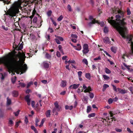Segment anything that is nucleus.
<instances>
[{
	"mask_svg": "<svg viewBox=\"0 0 133 133\" xmlns=\"http://www.w3.org/2000/svg\"><path fill=\"white\" fill-rule=\"evenodd\" d=\"M112 13H118V14L116 16V20H113L114 17L113 16L110 18L109 17L108 19V23L116 29L123 38L124 39L126 38L130 35H126L127 30V28L125 26L126 24L124 22L125 19L123 18L122 20H121L124 17L123 11L116 9L113 10Z\"/></svg>",
	"mask_w": 133,
	"mask_h": 133,
	"instance_id": "1",
	"label": "nucleus"
},
{
	"mask_svg": "<svg viewBox=\"0 0 133 133\" xmlns=\"http://www.w3.org/2000/svg\"><path fill=\"white\" fill-rule=\"evenodd\" d=\"M17 56L20 58V60L18 61L17 58H13L11 61L12 64L16 70L20 71L21 73L23 74L26 72L28 68L26 64H24L23 66H21L20 65L21 61L23 63H24L26 58L25 54H23L22 55H17Z\"/></svg>",
	"mask_w": 133,
	"mask_h": 133,
	"instance_id": "2",
	"label": "nucleus"
},
{
	"mask_svg": "<svg viewBox=\"0 0 133 133\" xmlns=\"http://www.w3.org/2000/svg\"><path fill=\"white\" fill-rule=\"evenodd\" d=\"M9 56L8 55L6 56L0 58V64H4L9 72H12V75L15 74V72L12 71L13 68L14 69L16 72L18 71L21 72L19 70H17L15 69L12 65V62H10L9 58Z\"/></svg>",
	"mask_w": 133,
	"mask_h": 133,
	"instance_id": "3",
	"label": "nucleus"
},
{
	"mask_svg": "<svg viewBox=\"0 0 133 133\" xmlns=\"http://www.w3.org/2000/svg\"><path fill=\"white\" fill-rule=\"evenodd\" d=\"M20 6V4L18 2L15 3L12 5L11 9L8 10L6 13V15L11 17L15 16L16 14L19 11V8Z\"/></svg>",
	"mask_w": 133,
	"mask_h": 133,
	"instance_id": "4",
	"label": "nucleus"
},
{
	"mask_svg": "<svg viewBox=\"0 0 133 133\" xmlns=\"http://www.w3.org/2000/svg\"><path fill=\"white\" fill-rule=\"evenodd\" d=\"M133 37L131 35L128 36L126 38V41L127 42L128 44H130L131 47V50L129 53V55H133V42L132 41V39Z\"/></svg>",
	"mask_w": 133,
	"mask_h": 133,
	"instance_id": "5",
	"label": "nucleus"
},
{
	"mask_svg": "<svg viewBox=\"0 0 133 133\" xmlns=\"http://www.w3.org/2000/svg\"><path fill=\"white\" fill-rule=\"evenodd\" d=\"M89 19L90 20H92L88 24V25L90 26H91L92 24H95L96 23L99 24L100 25L101 23L102 24V25H103L104 23L103 22H101V23H99L97 20H96L95 19H94L93 16H90L89 17Z\"/></svg>",
	"mask_w": 133,
	"mask_h": 133,
	"instance_id": "6",
	"label": "nucleus"
},
{
	"mask_svg": "<svg viewBox=\"0 0 133 133\" xmlns=\"http://www.w3.org/2000/svg\"><path fill=\"white\" fill-rule=\"evenodd\" d=\"M30 97V95H26L25 97V101L27 102V104L28 105H30V99L29 98Z\"/></svg>",
	"mask_w": 133,
	"mask_h": 133,
	"instance_id": "7",
	"label": "nucleus"
},
{
	"mask_svg": "<svg viewBox=\"0 0 133 133\" xmlns=\"http://www.w3.org/2000/svg\"><path fill=\"white\" fill-rule=\"evenodd\" d=\"M61 108H56V107H54L52 110V112L53 113H56V115H58V112L60 111Z\"/></svg>",
	"mask_w": 133,
	"mask_h": 133,
	"instance_id": "8",
	"label": "nucleus"
},
{
	"mask_svg": "<svg viewBox=\"0 0 133 133\" xmlns=\"http://www.w3.org/2000/svg\"><path fill=\"white\" fill-rule=\"evenodd\" d=\"M79 84H74L70 85L69 87V88H71L72 87V89H75L78 88L79 86Z\"/></svg>",
	"mask_w": 133,
	"mask_h": 133,
	"instance_id": "9",
	"label": "nucleus"
},
{
	"mask_svg": "<svg viewBox=\"0 0 133 133\" xmlns=\"http://www.w3.org/2000/svg\"><path fill=\"white\" fill-rule=\"evenodd\" d=\"M12 96L13 97H17L18 95V91L16 90H14L12 91Z\"/></svg>",
	"mask_w": 133,
	"mask_h": 133,
	"instance_id": "10",
	"label": "nucleus"
},
{
	"mask_svg": "<svg viewBox=\"0 0 133 133\" xmlns=\"http://www.w3.org/2000/svg\"><path fill=\"white\" fill-rule=\"evenodd\" d=\"M43 64L44 68L45 69H48L49 68V64L48 63H47L46 62H44L43 63Z\"/></svg>",
	"mask_w": 133,
	"mask_h": 133,
	"instance_id": "11",
	"label": "nucleus"
},
{
	"mask_svg": "<svg viewBox=\"0 0 133 133\" xmlns=\"http://www.w3.org/2000/svg\"><path fill=\"white\" fill-rule=\"evenodd\" d=\"M77 47L75 46H74L73 47L76 50L79 51L81 50L82 48L81 46L80 45V44H77Z\"/></svg>",
	"mask_w": 133,
	"mask_h": 133,
	"instance_id": "12",
	"label": "nucleus"
},
{
	"mask_svg": "<svg viewBox=\"0 0 133 133\" xmlns=\"http://www.w3.org/2000/svg\"><path fill=\"white\" fill-rule=\"evenodd\" d=\"M11 103V99L9 98L8 97L7 98V101L6 105L8 106L10 105Z\"/></svg>",
	"mask_w": 133,
	"mask_h": 133,
	"instance_id": "13",
	"label": "nucleus"
},
{
	"mask_svg": "<svg viewBox=\"0 0 133 133\" xmlns=\"http://www.w3.org/2000/svg\"><path fill=\"white\" fill-rule=\"evenodd\" d=\"M103 42L105 43H109V39L108 37H105L103 39Z\"/></svg>",
	"mask_w": 133,
	"mask_h": 133,
	"instance_id": "14",
	"label": "nucleus"
},
{
	"mask_svg": "<svg viewBox=\"0 0 133 133\" xmlns=\"http://www.w3.org/2000/svg\"><path fill=\"white\" fill-rule=\"evenodd\" d=\"M66 81H62L61 84V86L62 87H64L66 85Z\"/></svg>",
	"mask_w": 133,
	"mask_h": 133,
	"instance_id": "15",
	"label": "nucleus"
},
{
	"mask_svg": "<svg viewBox=\"0 0 133 133\" xmlns=\"http://www.w3.org/2000/svg\"><path fill=\"white\" fill-rule=\"evenodd\" d=\"M117 90L118 91L119 93L121 94H124L127 92L125 90L121 89L119 88H117Z\"/></svg>",
	"mask_w": 133,
	"mask_h": 133,
	"instance_id": "16",
	"label": "nucleus"
},
{
	"mask_svg": "<svg viewBox=\"0 0 133 133\" xmlns=\"http://www.w3.org/2000/svg\"><path fill=\"white\" fill-rule=\"evenodd\" d=\"M92 91V89L91 88V87L90 86H89L88 88H87L84 91V92L85 93L89 92H90V91Z\"/></svg>",
	"mask_w": 133,
	"mask_h": 133,
	"instance_id": "17",
	"label": "nucleus"
},
{
	"mask_svg": "<svg viewBox=\"0 0 133 133\" xmlns=\"http://www.w3.org/2000/svg\"><path fill=\"white\" fill-rule=\"evenodd\" d=\"M73 107L72 105L69 106L68 105H66L65 107V108L66 110L69 109L71 110L73 109Z\"/></svg>",
	"mask_w": 133,
	"mask_h": 133,
	"instance_id": "18",
	"label": "nucleus"
},
{
	"mask_svg": "<svg viewBox=\"0 0 133 133\" xmlns=\"http://www.w3.org/2000/svg\"><path fill=\"white\" fill-rule=\"evenodd\" d=\"M46 117H50V110H48L46 113Z\"/></svg>",
	"mask_w": 133,
	"mask_h": 133,
	"instance_id": "19",
	"label": "nucleus"
},
{
	"mask_svg": "<svg viewBox=\"0 0 133 133\" xmlns=\"http://www.w3.org/2000/svg\"><path fill=\"white\" fill-rule=\"evenodd\" d=\"M109 87V86L108 85L106 84H104L103 85L102 91H104L106 90V89Z\"/></svg>",
	"mask_w": 133,
	"mask_h": 133,
	"instance_id": "20",
	"label": "nucleus"
},
{
	"mask_svg": "<svg viewBox=\"0 0 133 133\" xmlns=\"http://www.w3.org/2000/svg\"><path fill=\"white\" fill-rule=\"evenodd\" d=\"M86 77L90 80L91 78V75L89 73H87L85 75Z\"/></svg>",
	"mask_w": 133,
	"mask_h": 133,
	"instance_id": "21",
	"label": "nucleus"
},
{
	"mask_svg": "<svg viewBox=\"0 0 133 133\" xmlns=\"http://www.w3.org/2000/svg\"><path fill=\"white\" fill-rule=\"evenodd\" d=\"M83 49H89L88 44H84L83 46Z\"/></svg>",
	"mask_w": 133,
	"mask_h": 133,
	"instance_id": "22",
	"label": "nucleus"
},
{
	"mask_svg": "<svg viewBox=\"0 0 133 133\" xmlns=\"http://www.w3.org/2000/svg\"><path fill=\"white\" fill-rule=\"evenodd\" d=\"M91 110V108L90 106H88L87 107V112L88 113Z\"/></svg>",
	"mask_w": 133,
	"mask_h": 133,
	"instance_id": "23",
	"label": "nucleus"
},
{
	"mask_svg": "<svg viewBox=\"0 0 133 133\" xmlns=\"http://www.w3.org/2000/svg\"><path fill=\"white\" fill-rule=\"evenodd\" d=\"M45 57L47 59H50L51 58V56L48 53H46L45 55Z\"/></svg>",
	"mask_w": 133,
	"mask_h": 133,
	"instance_id": "24",
	"label": "nucleus"
},
{
	"mask_svg": "<svg viewBox=\"0 0 133 133\" xmlns=\"http://www.w3.org/2000/svg\"><path fill=\"white\" fill-rule=\"evenodd\" d=\"M105 72L107 74H110L111 73V71L107 68H105Z\"/></svg>",
	"mask_w": 133,
	"mask_h": 133,
	"instance_id": "25",
	"label": "nucleus"
},
{
	"mask_svg": "<svg viewBox=\"0 0 133 133\" xmlns=\"http://www.w3.org/2000/svg\"><path fill=\"white\" fill-rule=\"evenodd\" d=\"M89 96L90 97L91 99L93 98H94V94L92 93L91 92H89Z\"/></svg>",
	"mask_w": 133,
	"mask_h": 133,
	"instance_id": "26",
	"label": "nucleus"
},
{
	"mask_svg": "<svg viewBox=\"0 0 133 133\" xmlns=\"http://www.w3.org/2000/svg\"><path fill=\"white\" fill-rule=\"evenodd\" d=\"M96 114L95 113H92L88 115V117L89 118L91 117H94L95 116Z\"/></svg>",
	"mask_w": 133,
	"mask_h": 133,
	"instance_id": "27",
	"label": "nucleus"
},
{
	"mask_svg": "<svg viewBox=\"0 0 133 133\" xmlns=\"http://www.w3.org/2000/svg\"><path fill=\"white\" fill-rule=\"evenodd\" d=\"M55 105V107H56V108H61V107H59L58 103L57 102H55L54 104Z\"/></svg>",
	"mask_w": 133,
	"mask_h": 133,
	"instance_id": "28",
	"label": "nucleus"
},
{
	"mask_svg": "<svg viewBox=\"0 0 133 133\" xmlns=\"http://www.w3.org/2000/svg\"><path fill=\"white\" fill-rule=\"evenodd\" d=\"M55 37H56L59 40L61 41H63L64 40L63 38L62 37H61L59 36H57L56 35H55Z\"/></svg>",
	"mask_w": 133,
	"mask_h": 133,
	"instance_id": "29",
	"label": "nucleus"
},
{
	"mask_svg": "<svg viewBox=\"0 0 133 133\" xmlns=\"http://www.w3.org/2000/svg\"><path fill=\"white\" fill-rule=\"evenodd\" d=\"M50 19H51L52 22L53 23V24L55 26H56L57 25V23L56 22L53 20L52 18H50Z\"/></svg>",
	"mask_w": 133,
	"mask_h": 133,
	"instance_id": "30",
	"label": "nucleus"
},
{
	"mask_svg": "<svg viewBox=\"0 0 133 133\" xmlns=\"http://www.w3.org/2000/svg\"><path fill=\"white\" fill-rule=\"evenodd\" d=\"M82 100H83L84 103H87V99L86 97L85 96H83Z\"/></svg>",
	"mask_w": 133,
	"mask_h": 133,
	"instance_id": "31",
	"label": "nucleus"
},
{
	"mask_svg": "<svg viewBox=\"0 0 133 133\" xmlns=\"http://www.w3.org/2000/svg\"><path fill=\"white\" fill-rule=\"evenodd\" d=\"M1 75L2 76V77L1 78V80H3L5 76V73L4 74H3L2 73H1Z\"/></svg>",
	"mask_w": 133,
	"mask_h": 133,
	"instance_id": "32",
	"label": "nucleus"
},
{
	"mask_svg": "<svg viewBox=\"0 0 133 133\" xmlns=\"http://www.w3.org/2000/svg\"><path fill=\"white\" fill-rule=\"evenodd\" d=\"M89 49H83L82 50V52L83 54H86L89 51Z\"/></svg>",
	"mask_w": 133,
	"mask_h": 133,
	"instance_id": "33",
	"label": "nucleus"
},
{
	"mask_svg": "<svg viewBox=\"0 0 133 133\" xmlns=\"http://www.w3.org/2000/svg\"><path fill=\"white\" fill-rule=\"evenodd\" d=\"M82 62L84 63L86 65H88V62L87 60L86 59H84L82 60Z\"/></svg>",
	"mask_w": 133,
	"mask_h": 133,
	"instance_id": "34",
	"label": "nucleus"
},
{
	"mask_svg": "<svg viewBox=\"0 0 133 133\" xmlns=\"http://www.w3.org/2000/svg\"><path fill=\"white\" fill-rule=\"evenodd\" d=\"M20 111V110H18V111H17V112H14V114H15V116H17L19 114Z\"/></svg>",
	"mask_w": 133,
	"mask_h": 133,
	"instance_id": "35",
	"label": "nucleus"
},
{
	"mask_svg": "<svg viewBox=\"0 0 133 133\" xmlns=\"http://www.w3.org/2000/svg\"><path fill=\"white\" fill-rule=\"evenodd\" d=\"M103 76L104 79L105 80H108L110 79L109 77L106 75H103Z\"/></svg>",
	"mask_w": 133,
	"mask_h": 133,
	"instance_id": "36",
	"label": "nucleus"
},
{
	"mask_svg": "<svg viewBox=\"0 0 133 133\" xmlns=\"http://www.w3.org/2000/svg\"><path fill=\"white\" fill-rule=\"evenodd\" d=\"M41 2L42 1L41 0H37L36 1H35V2H34V3H35V5H37L38 4V3H41Z\"/></svg>",
	"mask_w": 133,
	"mask_h": 133,
	"instance_id": "37",
	"label": "nucleus"
},
{
	"mask_svg": "<svg viewBox=\"0 0 133 133\" xmlns=\"http://www.w3.org/2000/svg\"><path fill=\"white\" fill-rule=\"evenodd\" d=\"M112 86L113 87V89L114 91L116 92L118 91L117 88H116L115 86L114 85H112Z\"/></svg>",
	"mask_w": 133,
	"mask_h": 133,
	"instance_id": "38",
	"label": "nucleus"
},
{
	"mask_svg": "<svg viewBox=\"0 0 133 133\" xmlns=\"http://www.w3.org/2000/svg\"><path fill=\"white\" fill-rule=\"evenodd\" d=\"M52 13V11L51 10H49L47 12V14L48 16H51Z\"/></svg>",
	"mask_w": 133,
	"mask_h": 133,
	"instance_id": "39",
	"label": "nucleus"
},
{
	"mask_svg": "<svg viewBox=\"0 0 133 133\" xmlns=\"http://www.w3.org/2000/svg\"><path fill=\"white\" fill-rule=\"evenodd\" d=\"M111 50L112 51L114 52L115 53L116 52V50L115 49V47H112L111 48Z\"/></svg>",
	"mask_w": 133,
	"mask_h": 133,
	"instance_id": "40",
	"label": "nucleus"
},
{
	"mask_svg": "<svg viewBox=\"0 0 133 133\" xmlns=\"http://www.w3.org/2000/svg\"><path fill=\"white\" fill-rule=\"evenodd\" d=\"M104 32L105 33H107L108 32V28L107 27H105L104 29Z\"/></svg>",
	"mask_w": 133,
	"mask_h": 133,
	"instance_id": "41",
	"label": "nucleus"
},
{
	"mask_svg": "<svg viewBox=\"0 0 133 133\" xmlns=\"http://www.w3.org/2000/svg\"><path fill=\"white\" fill-rule=\"evenodd\" d=\"M101 59V58L100 56H99L98 57H96L94 59V60L95 61H97L98 60H100Z\"/></svg>",
	"mask_w": 133,
	"mask_h": 133,
	"instance_id": "42",
	"label": "nucleus"
},
{
	"mask_svg": "<svg viewBox=\"0 0 133 133\" xmlns=\"http://www.w3.org/2000/svg\"><path fill=\"white\" fill-rule=\"evenodd\" d=\"M63 17L62 15H61L57 19V20L58 21H61L63 18Z\"/></svg>",
	"mask_w": 133,
	"mask_h": 133,
	"instance_id": "43",
	"label": "nucleus"
},
{
	"mask_svg": "<svg viewBox=\"0 0 133 133\" xmlns=\"http://www.w3.org/2000/svg\"><path fill=\"white\" fill-rule=\"evenodd\" d=\"M115 130L118 132H121L122 131V129H119L117 128H115Z\"/></svg>",
	"mask_w": 133,
	"mask_h": 133,
	"instance_id": "44",
	"label": "nucleus"
},
{
	"mask_svg": "<svg viewBox=\"0 0 133 133\" xmlns=\"http://www.w3.org/2000/svg\"><path fill=\"white\" fill-rule=\"evenodd\" d=\"M108 103L109 104H111L113 102V100L111 98H110L108 100Z\"/></svg>",
	"mask_w": 133,
	"mask_h": 133,
	"instance_id": "45",
	"label": "nucleus"
},
{
	"mask_svg": "<svg viewBox=\"0 0 133 133\" xmlns=\"http://www.w3.org/2000/svg\"><path fill=\"white\" fill-rule=\"evenodd\" d=\"M71 36L72 38L76 39H77V36L75 34H72L71 35Z\"/></svg>",
	"mask_w": 133,
	"mask_h": 133,
	"instance_id": "46",
	"label": "nucleus"
},
{
	"mask_svg": "<svg viewBox=\"0 0 133 133\" xmlns=\"http://www.w3.org/2000/svg\"><path fill=\"white\" fill-rule=\"evenodd\" d=\"M68 63H75L76 62L74 60H69L68 61Z\"/></svg>",
	"mask_w": 133,
	"mask_h": 133,
	"instance_id": "47",
	"label": "nucleus"
},
{
	"mask_svg": "<svg viewBox=\"0 0 133 133\" xmlns=\"http://www.w3.org/2000/svg\"><path fill=\"white\" fill-rule=\"evenodd\" d=\"M127 130L129 133H133V131H131L130 129L129 128H127Z\"/></svg>",
	"mask_w": 133,
	"mask_h": 133,
	"instance_id": "48",
	"label": "nucleus"
},
{
	"mask_svg": "<svg viewBox=\"0 0 133 133\" xmlns=\"http://www.w3.org/2000/svg\"><path fill=\"white\" fill-rule=\"evenodd\" d=\"M127 15H130L131 14V11L129 8H127Z\"/></svg>",
	"mask_w": 133,
	"mask_h": 133,
	"instance_id": "49",
	"label": "nucleus"
},
{
	"mask_svg": "<svg viewBox=\"0 0 133 133\" xmlns=\"http://www.w3.org/2000/svg\"><path fill=\"white\" fill-rule=\"evenodd\" d=\"M55 40L57 44H60V42L58 38H55Z\"/></svg>",
	"mask_w": 133,
	"mask_h": 133,
	"instance_id": "50",
	"label": "nucleus"
},
{
	"mask_svg": "<svg viewBox=\"0 0 133 133\" xmlns=\"http://www.w3.org/2000/svg\"><path fill=\"white\" fill-rule=\"evenodd\" d=\"M31 105L32 108H34L35 107V102L34 101H31Z\"/></svg>",
	"mask_w": 133,
	"mask_h": 133,
	"instance_id": "51",
	"label": "nucleus"
},
{
	"mask_svg": "<svg viewBox=\"0 0 133 133\" xmlns=\"http://www.w3.org/2000/svg\"><path fill=\"white\" fill-rule=\"evenodd\" d=\"M2 28L5 31H6L8 30V28L5 27L4 25H2Z\"/></svg>",
	"mask_w": 133,
	"mask_h": 133,
	"instance_id": "52",
	"label": "nucleus"
},
{
	"mask_svg": "<svg viewBox=\"0 0 133 133\" xmlns=\"http://www.w3.org/2000/svg\"><path fill=\"white\" fill-rule=\"evenodd\" d=\"M67 7H68V9L69 11H72V10L71 9V6L69 4L68 5Z\"/></svg>",
	"mask_w": 133,
	"mask_h": 133,
	"instance_id": "53",
	"label": "nucleus"
},
{
	"mask_svg": "<svg viewBox=\"0 0 133 133\" xmlns=\"http://www.w3.org/2000/svg\"><path fill=\"white\" fill-rule=\"evenodd\" d=\"M82 72L81 71H79L78 72V76L79 77H81Z\"/></svg>",
	"mask_w": 133,
	"mask_h": 133,
	"instance_id": "54",
	"label": "nucleus"
},
{
	"mask_svg": "<svg viewBox=\"0 0 133 133\" xmlns=\"http://www.w3.org/2000/svg\"><path fill=\"white\" fill-rule=\"evenodd\" d=\"M44 121L43 120H42L41 121V123L39 125V127H42L43 126V123H44Z\"/></svg>",
	"mask_w": 133,
	"mask_h": 133,
	"instance_id": "55",
	"label": "nucleus"
},
{
	"mask_svg": "<svg viewBox=\"0 0 133 133\" xmlns=\"http://www.w3.org/2000/svg\"><path fill=\"white\" fill-rule=\"evenodd\" d=\"M24 121L25 123H26V124H27V123L28 122V119L27 118V117L26 116H25V119H24Z\"/></svg>",
	"mask_w": 133,
	"mask_h": 133,
	"instance_id": "56",
	"label": "nucleus"
},
{
	"mask_svg": "<svg viewBox=\"0 0 133 133\" xmlns=\"http://www.w3.org/2000/svg\"><path fill=\"white\" fill-rule=\"evenodd\" d=\"M123 65L124 66L126 67L128 70H130V68L129 67L130 66H129L127 65L125 63H124Z\"/></svg>",
	"mask_w": 133,
	"mask_h": 133,
	"instance_id": "57",
	"label": "nucleus"
},
{
	"mask_svg": "<svg viewBox=\"0 0 133 133\" xmlns=\"http://www.w3.org/2000/svg\"><path fill=\"white\" fill-rule=\"evenodd\" d=\"M9 123L11 125V126H12V125L14 124L13 121L11 120H10L9 121Z\"/></svg>",
	"mask_w": 133,
	"mask_h": 133,
	"instance_id": "58",
	"label": "nucleus"
},
{
	"mask_svg": "<svg viewBox=\"0 0 133 133\" xmlns=\"http://www.w3.org/2000/svg\"><path fill=\"white\" fill-rule=\"evenodd\" d=\"M0 117H2L3 116V113L2 112L1 110H0Z\"/></svg>",
	"mask_w": 133,
	"mask_h": 133,
	"instance_id": "59",
	"label": "nucleus"
},
{
	"mask_svg": "<svg viewBox=\"0 0 133 133\" xmlns=\"http://www.w3.org/2000/svg\"><path fill=\"white\" fill-rule=\"evenodd\" d=\"M36 11L35 10V9L34 8V10H33V11H32V15H34L36 14Z\"/></svg>",
	"mask_w": 133,
	"mask_h": 133,
	"instance_id": "60",
	"label": "nucleus"
},
{
	"mask_svg": "<svg viewBox=\"0 0 133 133\" xmlns=\"http://www.w3.org/2000/svg\"><path fill=\"white\" fill-rule=\"evenodd\" d=\"M56 55L58 57H59L61 56V54L59 52L57 51L56 53Z\"/></svg>",
	"mask_w": 133,
	"mask_h": 133,
	"instance_id": "61",
	"label": "nucleus"
},
{
	"mask_svg": "<svg viewBox=\"0 0 133 133\" xmlns=\"http://www.w3.org/2000/svg\"><path fill=\"white\" fill-rule=\"evenodd\" d=\"M31 129L34 130V131L37 130L36 129L35 127L33 125L31 126Z\"/></svg>",
	"mask_w": 133,
	"mask_h": 133,
	"instance_id": "62",
	"label": "nucleus"
},
{
	"mask_svg": "<svg viewBox=\"0 0 133 133\" xmlns=\"http://www.w3.org/2000/svg\"><path fill=\"white\" fill-rule=\"evenodd\" d=\"M37 21V17H35L33 19V21L34 23H36Z\"/></svg>",
	"mask_w": 133,
	"mask_h": 133,
	"instance_id": "63",
	"label": "nucleus"
},
{
	"mask_svg": "<svg viewBox=\"0 0 133 133\" xmlns=\"http://www.w3.org/2000/svg\"><path fill=\"white\" fill-rule=\"evenodd\" d=\"M41 82L44 84H46L47 82V81L45 80H42L41 81Z\"/></svg>",
	"mask_w": 133,
	"mask_h": 133,
	"instance_id": "64",
	"label": "nucleus"
}]
</instances>
